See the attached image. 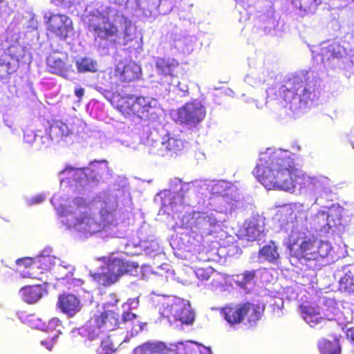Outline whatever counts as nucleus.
Instances as JSON below:
<instances>
[{
	"mask_svg": "<svg viewBox=\"0 0 354 354\" xmlns=\"http://www.w3.org/2000/svg\"><path fill=\"white\" fill-rule=\"evenodd\" d=\"M57 308L70 317H74L82 309L80 299L71 293H63L59 295L56 304Z\"/></svg>",
	"mask_w": 354,
	"mask_h": 354,
	"instance_id": "dca6fc26",
	"label": "nucleus"
},
{
	"mask_svg": "<svg viewBox=\"0 0 354 354\" xmlns=\"http://www.w3.org/2000/svg\"><path fill=\"white\" fill-rule=\"evenodd\" d=\"M346 337L350 339V341L354 344V326L351 327L346 330Z\"/></svg>",
	"mask_w": 354,
	"mask_h": 354,
	"instance_id": "a19ab883",
	"label": "nucleus"
},
{
	"mask_svg": "<svg viewBox=\"0 0 354 354\" xmlns=\"http://www.w3.org/2000/svg\"><path fill=\"white\" fill-rule=\"evenodd\" d=\"M241 277L240 280L236 281V284L241 288H245L247 284L253 281L256 277L255 270H247L237 275V278Z\"/></svg>",
	"mask_w": 354,
	"mask_h": 354,
	"instance_id": "72a5a7b5",
	"label": "nucleus"
},
{
	"mask_svg": "<svg viewBox=\"0 0 354 354\" xmlns=\"http://www.w3.org/2000/svg\"><path fill=\"white\" fill-rule=\"evenodd\" d=\"M342 216L337 209L330 210L328 212H322L315 216L314 221L317 224L319 230L328 232L342 225Z\"/></svg>",
	"mask_w": 354,
	"mask_h": 354,
	"instance_id": "4468645a",
	"label": "nucleus"
},
{
	"mask_svg": "<svg viewBox=\"0 0 354 354\" xmlns=\"http://www.w3.org/2000/svg\"><path fill=\"white\" fill-rule=\"evenodd\" d=\"M177 354H193L192 350L190 348L188 342L187 344H184L183 342L178 344Z\"/></svg>",
	"mask_w": 354,
	"mask_h": 354,
	"instance_id": "e433bc0d",
	"label": "nucleus"
},
{
	"mask_svg": "<svg viewBox=\"0 0 354 354\" xmlns=\"http://www.w3.org/2000/svg\"><path fill=\"white\" fill-rule=\"evenodd\" d=\"M45 24L47 35L61 41H65L74 32L73 21L65 14H50L46 17Z\"/></svg>",
	"mask_w": 354,
	"mask_h": 354,
	"instance_id": "6e6552de",
	"label": "nucleus"
},
{
	"mask_svg": "<svg viewBox=\"0 0 354 354\" xmlns=\"http://www.w3.org/2000/svg\"><path fill=\"white\" fill-rule=\"evenodd\" d=\"M32 259L30 257L20 258L16 261V263L18 266H24L25 267H29L32 264Z\"/></svg>",
	"mask_w": 354,
	"mask_h": 354,
	"instance_id": "58836bf2",
	"label": "nucleus"
},
{
	"mask_svg": "<svg viewBox=\"0 0 354 354\" xmlns=\"http://www.w3.org/2000/svg\"><path fill=\"white\" fill-rule=\"evenodd\" d=\"M52 322L58 323V322H59V320L58 319H53L52 320Z\"/></svg>",
	"mask_w": 354,
	"mask_h": 354,
	"instance_id": "a18cd8bd",
	"label": "nucleus"
},
{
	"mask_svg": "<svg viewBox=\"0 0 354 354\" xmlns=\"http://www.w3.org/2000/svg\"><path fill=\"white\" fill-rule=\"evenodd\" d=\"M91 321L94 326L98 328H104L108 330L119 328V314L113 310L104 309L95 314Z\"/></svg>",
	"mask_w": 354,
	"mask_h": 354,
	"instance_id": "2eb2a0df",
	"label": "nucleus"
},
{
	"mask_svg": "<svg viewBox=\"0 0 354 354\" xmlns=\"http://www.w3.org/2000/svg\"><path fill=\"white\" fill-rule=\"evenodd\" d=\"M301 310L304 319L311 326L313 327L319 324L323 318L320 316L318 309L310 305L301 306Z\"/></svg>",
	"mask_w": 354,
	"mask_h": 354,
	"instance_id": "5701e85b",
	"label": "nucleus"
},
{
	"mask_svg": "<svg viewBox=\"0 0 354 354\" xmlns=\"http://www.w3.org/2000/svg\"><path fill=\"white\" fill-rule=\"evenodd\" d=\"M158 75L169 85L178 84L181 66L177 59L171 57H158L155 62Z\"/></svg>",
	"mask_w": 354,
	"mask_h": 354,
	"instance_id": "9d476101",
	"label": "nucleus"
},
{
	"mask_svg": "<svg viewBox=\"0 0 354 354\" xmlns=\"http://www.w3.org/2000/svg\"><path fill=\"white\" fill-rule=\"evenodd\" d=\"M189 189L187 187V186H183L181 189H180V192H185L186 191H187Z\"/></svg>",
	"mask_w": 354,
	"mask_h": 354,
	"instance_id": "c03bdc74",
	"label": "nucleus"
},
{
	"mask_svg": "<svg viewBox=\"0 0 354 354\" xmlns=\"http://www.w3.org/2000/svg\"><path fill=\"white\" fill-rule=\"evenodd\" d=\"M57 335H54L50 337H48L47 339L41 341V344L44 346L48 350L50 351L56 342Z\"/></svg>",
	"mask_w": 354,
	"mask_h": 354,
	"instance_id": "4c0bfd02",
	"label": "nucleus"
},
{
	"mask_svg": "<svg viewBox=\"0 0 354 354\" xmlns=\"http://www.w3.org/2000/svg\"><path fill=\"white\" fill-rule=\"evenodd\" d=\"M45 289L41 285L28 286L21 288L22 299L28 304L37 302L44 295Z\"/></svg>",
	"mask_w": 354,
	"mask_h": 354,
	"instance_id": "4be33fe9",
	"label": "nucleus"
},
{
	"mask_svg": "<svg viewBox=\"0 0 354 354\" xmlns=\"http://www.w3.org/2000/svg\"><path fill=\"white\" fill-rule=\"evenodd\" d=\"M167 150L174 153L180 152L184 148V142L178 138H169L166 142Z\"/></svg>",
	"mask_w": 354,
	"mask_h": 354,
	"instance_id": "2f4dec72",
	"label": "nucleus"
},
{
	"mask_svg": "<svg viewBox=\"0 0 354 354\" xmlns=\"http://www.w3.org/2000/svg\"><path fill=\"white\" fill-rule=\"evenodd\" d=\"M69 288H74L75 287H81L84 284V281L80 279L73 278L68 281Z\"/></svg>",
	"mask_w": 354,
	"mask_h": 354,
	"instance_id": "ea45409f",
	"label": "nucleus"
},
{
	"mask_svg": "<svg viewBox=\"0 0 354 354\" xmlns=\"http://www.w3.org/2000/svg\"><path fill=\"white\" fill-rule=\"evenodd\" d=\"M111 103L125 117L136 116L145 120L149 118L152 109L151 99L148 97L117 94L113 95Z\"/></svg>",
	"mask_w": 354,
	"mask_h": 354,
	"instance_id": "39448f33",
	"label": "nucleus"
},
{
	"mask_svg": "<svg viewBox=\"0 0 354 354\" xmlns=\"http://www.w3.org/2000/svg\"><path fill=\"white\" fill-rule=\"evenodd\" d=\"M73 203L75 210L66 215L68 226L78 227L83 225H90L93 221V218L88 210L86 201L83 198H75Z\"/></svg>",
	"mask_w": 354,
	"mask_h": 354,
	"instance_id": "9b49d317",
	"label": "nucleus"
},
{
	"mask_svg": "<svg viewBox=\"0 0 354 354\" xmlns=\"http://www.w3.org/2000/svg\"><path fill=\"white\" fill-rule=\"evenodd\" d=\"M75 95L79 99V100H81L82 97L84 95V89L82 87L75 88Z\"/></svg>",
	"mask_w": 354,
	"mask_h": 354,
	"instance_id": "79ce46f5",
	"label": "nucleus"
},
{
	"mask_svg": "<svg viewBox=\"0 0 354 354\" xmlns=\"http://www.w3.org/2000/svg\"><path fill=\"white\" fill-rule=\"evenodd\" d=\"M195 273L197 278L201 281H207L211 277H213V279L211 282L212 285L221 284L220 281H216L214 280L216 277L219 276V273L210 266H207L206 268H198L195 270Z\"/></svg>",
	"mask_w": 354,
	"mask_h": 354,
	"instance_id": "bb28decb",
	"label": "nucleus"
},
{
	"mask_svg": "<svg viewBox=\"0 0 354 354\" xmlns=\"http://www.w3.org/2000/svg\"><path fill=\"white\" fill-rule=\"evenodd\" d=\"M119 328H124L131 336L138 335L143 329V324L138 319L136 314L131 311H124L121 319H119Z\"/></svg>",
	"mask_w": 354,
	"mask_h": 354,
	"instance_id": "a211bd4d",
	"label": "nucleus"
},
{
	"mask_svg": "<svg viewBox=\"0 0 354 354\" xmlns=\"http://www.w3.org/2000/svg\"><path fill=\"white\" fill-rule=\"evenodd\" d=\"M90 275L93 280L100 286H109L117 282L115 277L112 276L108 270L106 272L91 273Z\"/></svg>",
	"mask_w": 354,
	"mask_h": 354,
	"instance_id": "c756f323",
	"label": "nucleus"
},
{
	"mask_svg": "<svg viewBox=\"0 0 354 354\" xmlns=\"http://www.w3.org/2000/svg\"><path fill=\"white\" fill-rule=\"evenodd\" d=\"M253 173L266 188L287 192L301 189L315 180L296 168L293 160L282 151L261 158Z\"/></svg>",
	"mask_w": 354,
	"mask_h": 354,
	"instance_id": "f03ea898",
	"label": "nucleus"
},
{
	"mask_svg": "<svg viewBox=\"0 0 354 354\" xmlns=\"http://www.w3.org/2000/svg\"><path fill=\"white\" fill-rule=\"evenodd\" d=\"M134 354H169V348L162 342H147L133 350Z\"/></svg>",
	"mask_w": 354,
	"mask_h": 354,
	"instance_id": "412c9836",
	"label": "nucleus"
},
{
	"mask_svg": "<svg viewBox=\"0 0 354 354\" xmlns=\"http://www.w3.org/2000/svg\"><path fill=\"white\" fill-rule=\"evenodd\" d=\"M206 116V109L200 101L194 100L185 103L178 110L177 121L190 127H196Z\"/></svg>",
	"mask_w": 354,
	"mask_h": 354,
	"instance_id": "1a4fd4ad",
	"label": "nucleus"
},
{
	"mask_svg": "<svg viewBox=\"0 0 354 354\" xmlns=\"http://www.w3.org/2000/svg\"><path fill=\"white\" fill-rule=\"evenodd\" d=\"M264 310V306L258 303L245 301L225 306L221 314L230 326L243 324L252 328L262 318Z\"/></svg>",
	"mask_w": 354,
	"mask_h": 354,
	"instance_id": "20e7f679",
	"label": "nucleus"
},
{
	"mask_svg": "<svg viewBox=\"0 0 354 354\" xmlns=\"http://www.w3.org/2000/svg\"><path fill=\"white\" fill-rule=\"evenodd\" d=\"M293 6L304 13L315 12L322 0H290Z\"/></svg>",
	"mask_w": 354,
	"mask_h": 354,
	"instance_id": "a878e982",
	"label": "nucleus"
},
{
	"mask_svg": "<svg viewBox=\"0 0 354 354\" xmlns=\"http://www.w3.org/2000/svg\"><path fill=\"white\" fill-rule=\"evenodd\" d=\"M246 233L252 239H257L261 233V230L258 227L257 225L254 222H250L246 227Z\"/></svg>",
	"mask_w": 354,
	"mask_h": 354,
	"instance_id": "c9c22d12",
	"label": "nucleus"
},
{
	"mask_svg": "<svg viewBox=\"0 0 354 354\" xmlns=\"http://www.w3.org/2000/svg\"><path fill=\"white\" fill-rule=\"evenodd\" d=\"M141 75L140 66L135 62L126 64H118L113 71V77L116 84L129 83L138 80Z\"/></svg>",
	"mask_w": 354,
	"mask_h": 354,
	"instance_id": "ddd939ff",
	"label": "nucleus"
},
{
	"mask_svg": "<svg viewBox=\"0 0 354 354\" xmlns=\"http://www.w3.org/2000/svg\"><path fill=\"white\" fill-rule=\"evenodd\" d=\"M343 48L338 43H332L321 48L320 55L322 57V62L325 59L329 60L331 58H339L342 57Z\"/></svg>",
	"mask_w": 354,
	"mask_h": 354,
	"instance_id": "393cba45",
	"label": "nucleus"
},
{
	"mask_svg": "<svg viewBox=\"0 0 354 354\" xmlns=\"http://www.w3.org/2000/svg\"><path fill=\"white\" fill-rule=\"evenodd\" d=\"M137 267L138 265L129 263L119 258L112 259L107 263V270L115 277L117 281L121 276L131 272Z\"/></svg>",
	"mask_w": 354,
	"mask_h": 354,
	"instance_id": "6ab92c4d",
	"label": "nucleus"
},
{
	"mask_svg": "<svg viewBox=\"0 0 354 354\" xmlns=\"http://www.w3.org/2000/svg\"><path fill=\"white\" fill-rule=\"evenodd\" d=\"M68 55L66 53L53 51L46 58V66L48 72L60 75L66 79L74 73L72 65L68 64Z\"/></svg>",
	"mask_w": 354,
	"mask_h": 354,
	"instance_id": "f8f14e48",
	"label": "nucleus"
},
{
	"mask_svg": "<svg viewBox=\"0 0 354 354\" xmlns=\"http://www.w3.org/2000/svg\"><path fill=\"white\" fill-rule=\"evenodd\" d=\"M342 290L347 292H354V279L349 274H345L339 281Z\"/></svg>",
	"mask_w": 354,
	"mask_h": 354,
	"instance_id": "f704fd0d",
	"label": "nucleus"
},
{
	"mask_svg": "<svg viewBox=\"0 0 354 354\" xmlns=\"http://www.w3.org/2000/svg\"><path fill=\"white\" fill-rule=\"evenodd\" d=\"M319 348L322 354H340L341 348L337 339L323 340L319 343Z\"/></svg>",
	"mask_w": 354,
	"mask_h": 354,
	"instance_id": "c85d7f7f",
	"label": "nucleus"
},
{
	"mask_svg": "<svg viewBox=\"0 0 354 354\" xmlns=\"http://www.w3.org/2000/svg\"><path fill=\"white\" fill-rule=\"evenodd\" d=\"M79 73H95L97 71V62L89 57H82L75 62Z\"/></svg>",
	"mask_w": 354,
	"mask_h": 354,
	"instance_id": "cd10ccee",
	"label": "nucleus"
},
{
	"mask_svg": "<svg viewBox=\"0 0 354 354\" xmlns=\"http://www.w3.org/2000/svg\"><path fill=\"white\" fill-rule=\"evenodd\" d=\"M6 42V49L4 54L1 56H8L12 60L17 61L19 64V59L24 56V48L19 42V35L12 32H7Z\"/></svg>",
	"mask_w": 354,
	"mask_h": 354,
	"instance_id": "f3484780",
	"label": "nucleus"
},
{
	"mask_svg": "<svg viewBox=\"0 0 354 354\" xmlns=\"http://www.w3.org/2000/svg\"><path fill=\"white\" fill-rule=\"evenodd\" d=\"M87 29L93 34L95 40L103 41V48L109 49L119 44L120 31L116 19L111 20L108 11L93 12L87 21Z\"/></svg>",
	"mask_w": 354,
	"mask_h": 354,
	"instance_id": "7ed1b4c3",
	"label": "nucleus"
},
{
	"mask_svg": "<svg viewBox=\"0 0 354 354\" xmlns=\"http://www.w3.org/2000/svg\"><path fill=\"white\" fill-rule=\"evenodd\" d=\"M259 256L270 263H276L279 259V254L275 243L271 241L263 245L259 251Z\"/></svg>",
	"mask_w": 354,
	"mask_h": 354,
	"instance_id": "b1692460",
	"label": "nucleus"
},
{
	"mask_svg": "<svg viewBox=\"0 0 354 354\" xmlns=\"http://www.w3.org/2000/svg\"><path fill=\"white\" fill-rule=\"evenodd\" d=\"M287 229L290 233L287 238V248L292 258L300 262L317 261L326 257L330 251V245L299 227L305 226L308 221V212L304 205L291 204L283 209Z\"/></svg>",
	"mask_w": 354,
	"mask_h": 354,
	"instance_id": "f257e3e1",
	"label": "nucleus"
},
{
	"mask_svg": "<svg viewBox=\"0 0 354 354\" xmlns=\"http://www.w3.org/2000/svg\"><path fill=\"white\" fill-rule=\"evenodd\" d=\"M3 2V0H0V4Z\"/></svg>",
	"mask_w": 354,
	"mask_h": 354,
	"instance_id": "49530a36",
	"label": "nucleus"
},
{
	"mask_svg": "<svg viewBox=\"0 0 354 354\" xmlns=\"http://www.w3.org/2000/svg\"><path fill=\"white\" fill-rule=\"evenodd\" d=\"M314 90V86H310L308 72L304 71L299 75L289 78L285 84L281 86L278 91V96L286 102H291L296 96H298L301 101L306 102L310 99Z\"/></svg>",
	"mask_w": 354,
	"mask_h": 354,
	"instance_id": "423d86ee",
	"label": "nucleus"
},
{
	"mask_svg": "<svg viewBox=\"0 0 354 354\" xmlns=\"http://www.w3.org/2000/svg\"><path fill=\"white\" fill-rule=\"evenodd\" d=\"M115 350L116 346L113 343L110 336H106L102 339L99 354H112Z\"/></svg>",
	"mask_w": 354,
	"mask_h": 354,
	"instance_id": "473e14b6",
	"label": "nucleus"
},
{
	"mask_svg": "<svg viewBox=\"0 0 354 354\" xmlns=\"http://www.w3.org/2000/svg\"><path fill=\"white\" fill-rule=\"evenodd\" d=\"M64 136V132L61 131V126L54 124L50 127L49 133L41 136V139L45 140L44 143L46 141V147H48L54 138H62Z\"/></svg>",
	"mask_w": 354,
	"mask_h": 354,
	"instance_id": "7c9ffc66",
	"label": "nucleus"
},
{
	"mask_svg": "<svg viewBox=\"0 0 354 354\" xmlns=\"http://www.w3.org/2000/svg\"><path fill=\"white\" fill-rule=\"evenodd\" d=\"M161 315L170 323L179 322L181 324L190 325L195 319V313L189 302L179 298L164 306Z\"/></svg>",
	"mask_w": 354,
	"mask_h": 354,
	"instance_id": "0eeeda50",
	"label": "nucleus"
},
{
	"mask_svg": "<svg viewBox=\"0 0 354 354\" xmlns=\"http://www.w3.org/2000/svg\"><path fill=\"white\" fill-rule=\"evenodd\" d=\"M43 200H44V197L41 196H37V197L32 198V201L35 203H41Z\"/></svg>",
	"mask_w": 354,
	"mask_h": 354,
	"instance_id": "37998d69",
	"label": "nucleus"
},
{
	"mask_svg": "<svg viewBox=\"0 0 354 354\" xmlns=\"http://www.w3.org/2000/svg\"><path fill=\"white\" fill-rule=\"evenodd\" d=\"M19 66L17 61L8 56L0 57V84H6L10 82L12 75L17 72Z\"/></svg>",
	"mask_w": 354,
	"mask_h": 354,
	"instance_id": "aec40b11",
	"label": "nucleus"
}]
</instances>
